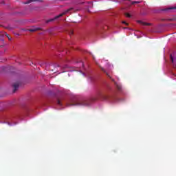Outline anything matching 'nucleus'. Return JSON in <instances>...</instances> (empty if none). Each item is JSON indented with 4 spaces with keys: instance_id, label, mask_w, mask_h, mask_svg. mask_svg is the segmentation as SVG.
I'll use <instances>...</instances> for the list:
<instances>
[{
    "instance_id": "nucleus-5",
    "label": "nucleus",
    "mask_w": 176,
    "mask_h": 176,
    "mask_svg": "<svg viewBox=\"0 0 176 176\" xmlns=\"http://www.w3.org/2000/svg\"><path fill=\"white\" fill-rule=\"evenodd\" d=\"M138 23H139V24H141L142 25H152V23L144 22L142 21H138Z\"/></svg>"
},
{
    "instance_id": "nucleus-12",
    "label": "nucleus",
    "mask_w": 176,
    "mask_h": 176,
    "mask_svg": "<svg viewBox=\"0 0 176 176\" xmlns=\"http://www.w3.org/2000/svg\"><path fill=\"white\" fill-rule=\"evenodd\" d=\"M125 15L126 16V17H131V15L129 13H126Z\"/></svg>"
},
{
    "instance_id": "nucleus-16",
    "label": "nucleus",
    "mask_w": 176,
    "mask_h": 176,
    "mask_svg": "<svg viewBox=\"0 0 176 176\" xmlns=\"http://www.w3.org/2000/svg\"><path fill=\"white\" fill-rule=\"evenodd\" d=\"M134 3H140V1H133V2H132V5H134Z\"/></svg>"
},
{
    "instance_id": "nucleus-19",
    "label": "nucleus",
    "mask_w": 176,
    "mask_h": 176,
    "mask_svg": "<svg viewBox=\"0 0 176 176\" xmlns=\"http://www.w3.org/2000/svg\"><path fill=\"white\" fill-rule=\"evenodd\" d=\"M81 65H83V63H81Z\"/></svg>"
},
{
    "instance_id": "nucleus-9",
    "label": "nucleus",
    "mask_w": 176,
    "mask_h": 176,
    "mask_svg": "<svg viewBox=\"0 0 176 176\" xmlns=\"http://www.w3.org/2000/svg\"><path fill=\"white\" fill-rule=\"evenodd\" d=\"M68 32H69V35H70V36H71L72 35H74V30H70Z\"/></svg>"
},
{
    "instance_id": "nucleus-3",
    "label": "nucleus",
    "mask_w": 176,
    "mask_h": 176,
    "mask_svg": "<svg viewBox=\"0 0 176 176\" xmlns=\"http://www.w3.org/2000/svg\"><path fill=\"white\" fill-rule=\"evenodd\" d=\"M98 98H102V100H111V98L109 96H107L101 92H99L98 94Z\"/></svg>"
},
{
    "instance_id": "nucleus-2",
    "label": "nucleus",
    "mask_w": 176,
    "mask_h": 176,
    "mask_svg": "<svg viewBox=\"0 0 176 176\" xmlns=\"http://www.w3.org/2000/svg\"><path fill=\"white\" fill-rule=\"evenodd\" d=\"M71 10H74V8H70L66 10H65L63 13L60 14L59 15L55 16L53 19H49L47 21V23H50L52 21H54V20H57V19H60V17H63V16L67 14V13H69V12H71Z\"/></svg>"
},
{
    "instance_id": "nucleus-7",
    "label": "nucleus",
    "mask_w": 176,
    "mask_h": 176,
    "mask_svg": "<svg viewBox=\"0 0 176 176\" xmlns=\"http://www.w3.org/2000/svg\"><path fill=\"white\" fill-rule=\"evenodd\" d=\"M101 69L103 72H104L106 74V75H107V76H109V78H111V76L109 74H108V73H107L104 68L101 67Z\"/></svg>"
},
{
    "instance_id": "nucleus-20",
    "label": "nucleus",
    "mask_w": 176,
    "mask_h": 176,
    "mask_svg": "<svg viewBox=\"0 0 176 176\" xmlns=\"http://www.w3.org/2000/svg\"><path fill=\"white\" fill-rule=\"evenodd\" d=\"M112 80H113V82L114 81V80H113V79H112Z\"/></svg>"
},
{
    "instance_id": "nucleus-17",
    "label": "nucleus",
    "mask_w": 176,
    "mask_h": 176,
    "mask_svg": "<svg viewBox=\"0 0 176 176\" xmlns=\"http://www.w3.org/2000/svg\"><path fill=\"white\" fill-rule=\"evenodd\" d=\"M122 23H123V24H126V25H128V24H127V23H126V21H123Z\"/></svg>"
},
{
    "instance_id": "nucleus-14",
    "label": "nucleus",
    "mask_w": 176,
    "mask_h": 176,
    "mask_svg": "<svg viewBox=\"0 0 176 176\" xmlns=\"http://www.w3.org/2000/svg\"><path fill=\"white\" fill-rule=\"evenodd\" d=\"M7 38H8L9 41H12V38L9 37V34H6Z\"/></svg>"
},
{
    "instance_id": "nucleus-18",
    "label": "nucleus",
    "mask_w": 176,
    "mask_h": 176,
    "mask_svg": "<svg viewBox=\"0 0 176 176\" xmlns=\"http://www.w3.org/2000/svg\"><path fill=\"white\" fill-rule=\"evenodd\" d=\"M3 47V45H1V46H0V47Z\"/></svg>"
},
{
    "instance_id": "nucleus-4",
    "label": "nucleus",
    "mask_w": 176,
    "mask_h": 176,
    "mask_svg": "<svg viewBox=\"0 0 176 176\" xmlns=\"http://www.w3.org/2000/svg\"><path fill=\"white\" fill-rule=\"evenodd\" d=\"M19 87H20V82H14L12 85L13 93H16V91H17V89H19Z\"/></svg>"
},
{
    "instance_id": "nucleus-15",
    "label": "nucleus",
    "mask_w": 176,
    "mask_h": 176,
    "mask_svg": "<svg viewBox=\"0 0 176 176\" xmlns=\"http://www.w3.org/2000/svg\"><path fill=\"white\" fill-rule=\"evenodd\" d=\"M57 104L58 105H61V101H60V100H58Z\"/></svg>"
},
{
    "instance_id": "nucleus-11",
    "label": "nucleus",
    "mask_w": 176,
    "mask_h": 176,
    "mask_svg": "<svg viewBox=\"0 0 176 176\" xmlns=\"http://www.w3.org/2000/svg\"><path fill=\"white\" fill-rule=\"evenodd\" d=\"M176 9V7H172V8H169L167 9V10H175Z\"/></svg>"
},
{
    "instance_id": "nucleus-10",
    "label": "nucleus",
    "mask_w": 176,
    "mask_h": 176,
    "mask_svg": "<svg viewBox=\"0 0 176 176\" xmlns=\"http://www.w3.org/2000/svg\"><path fill=\"white\" fill-rule=\"evenodd\" d=\"M28 31H30V32H35V31H36V29H29Z\"/></svg>"
},
{
    "instance_id": "nucleus-8",
    "label": "nucleus",
    "mask_w": 176,
    "mask_h": 176,
    "mask_svg": "<svg viewBox=\"0 0 176 176\" xmlns=\"http://www.w3.org/2000/svg\"><path fill=\"white\" fill-rule=\"evenodd\" d=\"M116 86L118 90H122V87L120 85L116 83Z\"/></svg>"
},
{
    "instance_id": "nucleus-1",
    "label": "nucleus",
    "mask_w": 176,
    "mask_h": 176,
    "mask_svg": "<svg viewBox=\"0 0 176 176\" xmlns=\"http://www.w3.org/2000/svg\"><path fill=\"white\" fill-rule=\"evenodd\" d=\"M89 105H90V100H84L76 102L75 103L68 104L67 107H89Z\"/></svg>"
},
{
    "instance_id": "nucleus-6",
    "label": "nucleus",
    "mask_w": 176,
    "mask_h": 176,
    "mask_svg": "<svg viewBox=\"0 0 176 176\" xmlns=\"http://www.w3.org/2000/svg\"><path fill=\"white\" fill-rule=\"evenodd\" d=\"M36 1H39V0H29L26 2L24 3L25 5H28V3H31V2H36Z\"/></svg>"
},
{
    "instance_id": "nucleus-13",
    "label": "nucleus",
    "mask_w": 176,
    "mask_h": 176,
    "mask_svg": "<svg viewBox=\"0 0 176 176\" xmlns=\"http://www.w3.org/2000/svg\"><path fill=\"white\" fill-rule=\"evenodd\" d=\"M170 60L172 63H174V58H173V55H170Z\"/></svg>"
}]
</instances>
